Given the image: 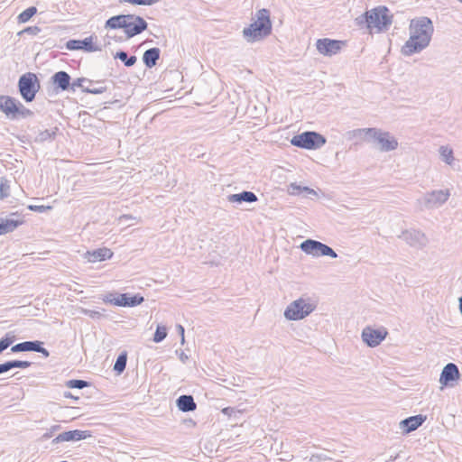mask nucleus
I'll return each instance as SVG.
<instances>
[{"label": "nucleus", "mask_w": 462, "mask_h": 462, "mask_svg": "<svg viewBox=\"0 0 462 462\" xmlns=\"http://www.w3.org/2000/svg\"><path fill=\"white\" fill-rule=\"evenodd\" d=\"M317 50L323 55L336 54L341 49V42L330 39H319L316 43Z\"/></svg>", "instance_id": "obj_17"}, {"label": "nucleus", "mask_w": 462, "mask_h": 462, "mask_svg": "<svg viewBox=\"0 0 462 462\" xmlns=\"http://www.w3.org/2000/svg\"><path fill=\"white\" fill-rule=\"evenodd\" d=\"M129 219H133V217L130 216V215H123L120 217L119 220L120 221H123V220H129Z\"/></svg>", "instance_id": "obj_53"}, {"label": "nucleus", "mask_w": 462, "mask_h": 462, "mask_svg": "<svg viewBox=\"0 0 462 462\" xmlns=\"http://www.w3.org/2000/svg\"><path fill=\"white\" fill-rule=\"evenodd\" d=\"M398 237L403 240L410 246L422 249L425 247L429 242L428 237L424 233L417 229H408L402 232Z\"/></svg>", "instance_id": "obj_10"}, {"label": "nucleus", "mask_w": 462, "mask_h": 462, "mask_svg": "<svg viewBox=\"0 0 462 462\" xmlns=\"http://www.w3.org/2000/svg\"><path fill=\"white\" fill-rule=\"evenodd\" d=\"M91 432L89 430H69L59 434L55 439H52V444L67 441H78L90 438Z\"/></svg>", "instance_id": "obj_14"}, {"label": "nucleus", "mask_w": 462, "mask_h": 462, "mask_svg": "<svg viewBox=\"0 0 462 462\" xmlns=\"http://www.w3.org/2000/svg\"><path fill=\"white\" fill-rule=\"evenodd\" d=\"M388 332L385 328L375 329L371 327H365L362 331L363 341L370 347H375L381 344L386 337Z\"/></svg>", "instance_id": "obj_12"}, {"label": "nucleus", "mask_w": 462, "mask_h": 462, "mask_svg": "<svg viewBox=\"0 0 462 462\" xmlns=\"http://www.w3.org/2000/svg\"><path fill=\"white\" fill-rule=\"evenodd\" d=\"M18 100L9 96H0V111L11 120H15V111L18 106Z\"/></svg>", "instance_id": "obj_18"}, {"label": "nucleus", "mask_w": 462, "mask_h": 462, "mask_svg": "<svg viewBox=\"0 0 462 462\" xmlns=\"http://www.w3.org/2000/svg\"><path fill=\"white\" fill-rule=\"evenodd\" d=\"M177 407L183 412L193 411L196 410L197 404L191 395H180L177 401Z\"/></svg>", "instance_id": "obj_25"}, {"label": "nucleus", "mask_w": 462, "mask_h": 462, "mask_svg": "<svg viewBox=\"0 0 462 462\" xmlns=\"http://www.w3.org/2000/svg\"><path fill=\"white\" fill-rule=\"evenodd\" d=\"M256 20L243 30V35L248 42L260 41L272 32L270 12L263 8L255 14Z\"/></svg>", "instance_id": "obj_2"}, {"label": "nucleus", "mask_w": 462, "mask_h": 462, "mask_svg": "<svg viewBox=\"0 0 462 462\" xmlns=\"http://www.w3.org/2000/svg\"><path fill=\"white\" fill-rule=\"evenodd\" d=\"M459 377V371L457 366L449 363L446 365L441 372L439 383L443 385H448L449 382L455 381Z\"/></svg>", "instance_id": "obj_19"}, {"label": "nucleus", "mask_w": 462, "mask_h": 462, "mask_svg": "<svg viewBox=\"0 0 462 462\" xmlns=\"http://www.w3.org/2000/svg\"><path fill=\"white\" fill-rule=\"evenodd\" d=\"M28 208L30 210H32V211H36V212L42 213V212H45L47 210L51 209V206H43V205H41V206H38V205H29Z\"/></svg>", "instance_id": "obj_45"}, {"label": "nucleus", "mask_w": 462, "mask_h": 462, "mask_svg": "<svg viewBox=\"0 0 462 462\" xmlns=\"http://www.w3.org/2000/svg\"><path fill=\"white\" fill-rule=\"evenodd\" d=\"M37 13V8L34 6H31L24 11H23L18 15V22L19 23H26L28 22L35 14Z\"/></svg>", "instance_id": "obj_33"}, {"label": "nucleus", "mask_w": 462, "mask_h": 462, "mask_svg": "<svg viewBox=\"0 0 462 462\" xmlns=\"http://www.w3.org/2000/svg\"><path fill=\"white\" fill-rule=\"evenodd\" d=\"M439 153L440 160L447 163L448 165H453L455 162V157L453 154V150L448 145H441L439 148Z\"/></svg>", "instance_id": "obj_28"}, {"label": "nucleus", "mask_w": 462, "mask_h": 462, "mask_svg": "<svg viewBox=\"0 0 462 462\" xmlns=\"http://www.w3.org/2000/svg\"><path fill=\"white\" fill-rule=\"evenodd\" d=\"M387 13L388 9L386 7H377L368 11V29L370 31H372L373 29H377L378 32L386 30L392 23V19L387 14Z\"/></svg>", "instance_id": "obj_9"}, {"label": "nucleus", "mask_w": 462, "mask_h": 462, "mask_svg": "<svg viewBox=\"0 0 462 462\" xmlns=\"http://www.w3.org/2000/svg\"><path fill=\"white\" fill-rule=\"evenodd\" d=\"M300 247L305 254L314 257H337V254L330 246L317 240L307 239L300 244Z\"/></svg>", "instance_id": "obj_8"}, {"label": "nucleus", "mask_w": 462, "mask_h": 462, "mask_svg": "<svg viewBox=\"0 0 462 462\" xmlns=\"http://www.w3.org/2000/svg\"><path fill=\"white\" fill-rule=\"evenodd\" d=\"M129 20V14H119L110 17L105 23L106 29H124L125 23Z\"/></svg>", "instance_id": "obj_24"}, {"label": "nucleus", "mask_w": 462, "mask_h": 462, "mask_svg": "<svg viewBox=\"0 0 462 462\" xmlns=\"http://www.w3.org/2000/svg\"><path fill=\"white\" fill-rule=\"evenodd\" d=\"M372 133L369 143L376 144L381 152H391L398 147V141L389 132H384L379 128H374Z\"/></svg>", "instance_id": "obj_7"}, {"label": "nucleus", "mask_w": 462, "mask_h": 462, "mask_svg": "<svg viewBox=\"0 0 462 462\" xmlns=\"http://www.w3.org/2000/svg\"><path fill=\"white\" fill-rule=\"evenodd\" d=\"M92 85H89L86 88H83V92L90 93V94H102L106 90V87L98 86V87H91Z\"/></svg>", "instance_id": "obj_42"}, {"label": "nucleus", "mask_w": 462, "mask_h": 462, "mask_svg": "<svg viewBox=\"0 0 462 462\" xmlns=\"http://www.w3.org/2000/svg\"><path fill=\"white\" fill-rule=\"evenodd\" d=\"M18 88L24 101L32 102L40 88L37 76L32 72L22 75L18 80Z\"/></svg>", "instance_id": "obj_5"}, {"label": "nucleus", "mask_w": 462, "mask_h": 462, "mask_svg": "<svg viewBox=\"0 0 462 462\" xmlns=\"http://www.w3.org/2000/svg\"><path fill=\"white\" fill-rule=\"evenodd\" d=\"M458 301H459V310L462 315V296L459 298Z\"/></svg>", "instance_id": "obj_55"}, {"label": "nucleus", "mask_w": 462, "mask_h": 462, "mask_svg": "<svg viewBox=\"0 0 462 462\" xmlns=\"http://www.w3.org/2000/svg\"><path fill=\"white\" fill-rule=\"evenodd\" d=\"M227 200L231 203L248 202L253 203L258 200L257 196L252 191H242L241 193L231 194L227 197Z\"/></svg>", "instance_id": "obj_22"}, {"label": "nucleus", "mask_w": 462, "mask_h": 462, "mask_svg": "<svg viewBox=\"0 0 462 462\" xmlns=\"http://www.w3.org/2000/svg\"><path fill=\"white\" fill-rule=\"evenodd\" d=\"M146 21L135 14H129V20L125 23V32L127 38H133L147 29Z\"/></svg>", "instance_id": "obj_13"}, {"label": "nucleus", "mask_w": 462, "mask_h": 462, "mask_svg": "<svg viewBox=\"0 0 462 462\" xmlns=\"http://www.w3.org/2000/svg\"><path fill=\"white\" fill-rule=\"evenodd\" d=\"M368 16H369V14H368V11L365 12V14L359 15L358 17L356 18V23L358 26L362 27V26H366V28L368 29L369 27V19H368Z\"/></svg>", "instance_id": "obj_41"}, {"label": "nucleus", "mask_w": 462, "mask_h": 462, "mask_svg": "<svg viewBox=\"0 0 462 462\" xmlns=\"http://www.w3.org/2000/svg\"><path fill=\"white\" fill-rule=\"evenodd\" d=\"M41 28L38 26H29L25 28L22 32L28 33L31 35H37L41 32Z\"/></svg>", "instance_id": "obj_46"}, {"label": "nucleus", "mask_w": 462, "mask_h": 462, "mask_svg": "<svg viewBox=\"0 0 462 462\" xmlns=\"http://www.w3.org/2000/svg\"><path fill=\"white\" fill-rule=\"evenodd\" d=\"M177 353L179 354L180 360L182 363H186L187 360L189 359V356L183 351H180V352L177 351Z\"/></svg>", "instance_id": "obj_49"}, {"label": "nucleus", "mask_w": 462, "mask_h": 462, "mask_svg": "<svg viewBox=\"0 0 462 462\" xmlns=\"http://www.w3.org/2000/svg\"><path fill=\"white\" fill-rule=\"evenodd\" d=\"M302 188L301 186L296 184V183H291L289 188H288V192L289 194L291 195H299L300 193L302 192Z\"/></svg>", "instance_id": "obj_44"}, {"label": "nucleus", "mask_w": 462, "mask_h": 462, "mask_svg": "<svg viewBox=\"0 0 462 462\" xmlns=\"http://www.w3.org/2000/svg\"><path fill=\"white\" fill-rule=\"evenodd\" d=\"M374 127L372 128H358L355 129L352 132L349 133V134L354 138H359L363 139L365 142H370L371 134L370 131H373Z\"/></svg>", "instance_id": "obj_31"}, {"label": "nucleus", "mask_w": 462, "mask_h": 462, "mask_svg": "<svg viewBox=\"0 0 462 462\" xmlns=\"http://www.w3.org/2000/svg\"><path fill=\"white\" fill-rule=\"evenodd\" d=\"M223 412H224V413H228V408H225V409L223 410Z\"/></svg>", "instance_id": "obj_58"}, {"label": "nucleus", "mask_w": 462, "mask_h": 462, "mask_svg": "<svg viewBox=\"0 0 462 462\" xmlns=\"http://www.w3.org/2000/svg\"><path fill=\"white\" fill-rule=\"evenodd\" d=\"M302 192H305V193L310 194V195H314V196L317 195V192L313 189H310L309 187H303Z\"/></svg>", "instance_id": "obj_51"}, {"label": "nucleus", "mask_w": 462, "mask_h": 462, "mask_svg": "<svg viewBox=\"0 0 462 462\" xmlns=\"http://www.w3.org/2000/svg\"><path fill=\"white\" fill-rule=\"evenodd\" d=\"M83 312L92 319H99L102 316V313L97 310H84Z\"/></svg>", "instance_id": "obj_47"}, {"label": "nucleus", "mask_w": 462, "mask_h": 462, "mask_svg": "<svg viewBox=\"0 0 462 462\" xmlns=\"http://www.w3.org/2000/svg\"><path fill=\"white\" fill-rule=\"evenodd\" d=\"M33 112L26 108L22 103L18 102L15 111V120L18 118H27L32 116Z\"/></svg>", "instance_id": "obj_34"}, {"label": "nucleus", "mask_w": 462, "mask_h": 462, "mask_svg": "<svg viewBox=\"0 0 462 462\" xmlns=\"http://www.w3.org/2000/svg\"><path fill=\"white\" fill-rule=\"evenodd\" d=\"M460 3H462V0H458Z\"/></svg>", "instance_id": "obj_59"}, {"label": "nucleus", "mask_w": 462, "mask_h": 462, "mask_svg": "<svg viewBox=\"0 0 462 462\" xmlns=\"http://www.w3.org/2000/svg\"><path fill=\"white\" fill-rule=\"evenodd\" d=\"M88 385V383L84 380L72 379L66 382V386L72 389H83Z\"/></svg>", "instance_id": "obj_35"}, {"label": "nucleus", "mask_w": 462, "mask_h": 462, "mask_svg": "<svg viewBox=\"0 0 462 462\" xmlns=\"http://www.w3.org/2000/svg\"><path fill=\"white\" fill-rule=\"evenodd\" d=\"M321 457H322V455H318V454L312 455L310 460L311 462H319L320 460H326V457L322 458Z\"/></svg>", "instance_id": "obj_50"}, {"label": "nucleus", "mask_w": 462, "mask_h": 462, "mask_svg": "<svg viewBox=\"0 0 462 462\" xmlns=\"http://www.w3.org/2000/svg\"><path fill=\"white\" fill-rule=\"evenodd\" d=\"M88 82L89 85H93V82L86 78H79L76 80H74L72 83H70V88L75 91L76 88H86L87 87L84 86V83Z\"/></svg>", "instance_id": "obj_39"}, {"label": "nucleus", "mask_w": 462, "mask_h": 462, "mask_svg": "<svg viewBox=\"0 0 462 462\" xmlns=\"http://www.w3.org/2000/svg\"><path fill=\"white\" fill-rule=\"evenodd\" d=\"M66 48L69 51L83 50L88 52L100 51L93 44L92 37H87L84 40H69L66 43Z\"/></svg>", "instance_id": "obj_16"}, {"label": "nucleus", "mask_w": 462, "mask_h": 462, "mask_svg": "<svg viewBox=\"0 0 462 462\" xmlns=\"http://www.w3.org/2000/svg\"><path fill=\"white\" fill-rule=\"evenodd\" d=\"M64 396L67 397V398H69H69H74L73 395L69 392L64 393Z\"/></svg>", "instance_id": "obj_57"}, {"label": "nucleus", "mask_w": 462, "mask_h": 462, "mask_svg": "<svg viewBox=\"0 0 462 462\" xmlns=\"http://www.w3.org/2000/svg\"><path fill=\"white\" fill-rule=\"evenodd\" d=\"M11 351L14 353L33 351L42 354L45 357H48L50 356L49 351L42 346V342L37 340L18 343L12 346Z\"/></svg>", "instance_id": "obj_15"}, {"label": "nucleus", "mask_w": 462, "mask_h": 462, "mask_svg": "<svg viewBox=\"0 0 462 462\" xmlns=\"http://www.w3.org/2000/svg\"><path fill=\"white\" fill-rule=\"evenodd\" d=\"M8 371L9 370L6 362L4 364H0V374Z\"/></svg>", "instance_id": "obj_52"}, {"label": "nucleus", "mask_w": 462, "mask_h": 462, "mask_svg": "<svg viewBox=\"0 0 462 462\" xmlns=\"http://www.w3.org/2000/svg\"><path fill=\"white\" fill-rule=\"evenodd\" d=\"M167 337V328L163 326H158L153 336V341L160 343Z\"/></svg>", "instance_id": "obj_37"}, {"label": "nucleus", "mask_w": 462, "mask_h": 462, "mask_svg": "<svg viewBox=\"0 0 462 462\" xmlns=\"http://www.w3.org/2000/svg\"><path fill=\"white\" fill-rule=\"evenodd\" d=\"M23 224L22 220L14 218H0V235H5L13 232L20 225Z\"/></svg>", "instance_id": "obj_27"}, {"label": "nucleus", "mask_w": 462, "mask_h": 462, "mask_svg": "<svg viewBox=\"0 0 462 462\" xmlns=\"http://www.w3.org/2000/svg\"><path fill=\"white\" fill-rule=\"evenodd\" d=\"M448 189L433 190L424 194L417 200L420 210L433 209L442 206L449 198Z\"/></svg>", "instance_id": "obj_6"}, {"label": "nucleus", "mask_w": 462, "mask_h": 462, "mask_svg": "<svg viewBox=\"0 0 462 462\" xmlns=\"http://www.w3.org/2000/svg\"><path fill=\"white\" fill-rule=\"evenodd\" d=\"M161 51L157 47L151 48L144 51L143 55V61L147 68H152L156 65L157 60L160 59Z\"/></svg>", "instance_id": "obj_26"}, {"label": "nucleus", "mask_w": 462, "mask_h": 462, "mask_svg": "<svg viewBox=\"0 0 462 462\" xmlns=\"http://www.w3.org/2000/svg\"><path fill=\"white\" fill-rule=\"evenodd\" d=\"M53 84L62 91L70 87V76L66 71H58L51 77Z\"/></svg>", "instance_id": "obj_23"}, {"label": "nucleus", "mask_w": 462, "mask_h": 462, "mask_svg": "<svg viewBox=\"0 0 462 462\" xmlns=\"http://www.w3.org/2000/svg\"><path fill=\"white\" fill-rule=\"evenodd\" d=\"M161 0H121V3H130L136 5H152Z\"/></svg>", "instance_id": "obj_40"}, {"label": "nucleus", "mask_w": 462, "mask_h": 462, "mask_svg": "<svg viewBox=\"0 0 462 462\" xmlns=\"http://www.w3.org/2000/svg\"><path fill=\"white\" fill-rule=\"evenodd\" d=\"M143 300V297L139 294L131 296L128 293H122L116 297L114 294H109L105 300L106 302L121 307H134L140 305Z\"/></svg>", "instance_id": "obj_11"}, {"label": "nucleus", "mask_w": 462, "mask_h": 462, "mask_svg": "<svg viewBox=\"0 0 462 462\" xmlns=\"http://www.w3.org/2000/svg\"><path fill=\"white\" fill-rule=\"evenodd\" d=\"M433 32V23L429 17L420 16L411 20L410 36L402 47V54L408 57L425 50L430 43Z\"/></svg>", "instance_id": "obj_1"}, {"label": "nucleus", "mask_w": 462, "mask_h": 462, "mask_svg": "<svg viewBox=\"0 0 462 462\" xmlns=\"http://www.w3.org/2000/svg\"><path fill=\"white\" fill-rule=\"evenodd\" d=\"M113 256V253L106 247L98 248L94 251H88L86 254V258L89 263H97L110 259Z\"/></svg>", "instance_id": "obj_21"}, {"label": "nucleus", "mask_w": 462, "mask_h": 462, "mask_svg": "<svg viewBox=\"0 0 462 462\" xmlns=\"http://www.w3.org/2000/svg\"><path fill=\"white\" fill-rule=\"evenodd\" d=\"M426 420L425 416L415 415L402 420L400 422L401 428L407 433L417 430Z\"/></svg>", "instance_id": "obj_20"}, {"label": "nucleus", "mask_w": 462, "mask_h": 462, "mask_svg": "<svg viewBox=\"0 0 462 462\" xmlns=\"http://www.w3.org/2000/svg\"><path fill=\"white\" fill-rule=\"evenodd\" d=\"M317 308V303L310 297H300L291 301L284 310V318L288 320H300L308 317Z\"/></svg>", "instance_id": "obj_3"}, {"label": "nucleus", "mask_w": 462, "mask_h": 462, "mask_svg": "<svg viewBox=\"0 0 462 462\" xmlns=\"http://www.w3.org/2000/svg\"><path fill=\"white\" fill-rule=\"evenodd\" d=\"M8 370L13 368H27L31 365L29 361L11 360L6 362Z\"/></svg>", "instance_id": "obj_38"}, {"label": "nucleus", "mask_w": 462, "mask_h": 462, "mask_svg": "<svg viewBox=\"0 0 462 462\" xmlns=\"http://www.w3.org/2000/svg\"><path fill=\"white\" fill-rule=\"evenodd\" d=\"M126 362H127V353L122 352L116 358V361L114 365V370L117 374L123 373L124 370L125 369Z\"/></svg>", "instance_id": "obj_32"}, {"label": "nucleus", "mask_w": 462, "mask_h": 462, "mask_svg": "<svg viewBox=\"0 0 462 462\" xmlns=\"http://www.w3.org/2000/svg\"><path fill=\"white\" fill-rule=\"evenodd\" d=\"M398 456H391L390 458L388 460H386V462H393L396 458H397Z\"/></svg>", "instance_id": "obj_56"}, {"label": "nucleus", "mask_w": 462, "mask_h": 462, "mask_svg": "<svg viewBox=\"0 0 462 462\" xmlns=\"http://www.w3.org/2000/svg\"><path fill=\"white\" fill-rule=\"evenodd\" d=\"M51 436H52V432H51V431H50V432H46V433H44V434L42 435V439H50Z\"/></svg>", "instance_id": "obj_54"}, {"label": "nucleus", "mask_w": 462, "mask_h": 462, "mask_svg": "<svg viewBox=\"0 0 462 462\" xmlns=\"http://www.w3.org/2000/svg\"><path fill=\"white\" fill-rule=\"evenodd\" d=\"M14 342V337H9L7 334L5 337L1 338L0 340V349L2 351L5 350L7 347H9Z\"/></svg>", "instance_id": "obj_43"}, {"label": "nucleus", "mask_w": 462, "mask_h": 462, "mask_svg": "<svg viewBox=\"0 0 462 462\" xmlns=\"http://www.w3.org/2000/svg\"><path fill=\"white\" fill-rule=\"evenodd\" d=\"M114 58L120 60L126 67L134 66L137 60L136 56H134V55L128 56L127 52H125L124 51H117L115 54Z\"/></svg>", "instance_id": "obj_30"}, {"label": "nucleus", "mask_w": 462, "mask_h": 462, "mask_svg": "<svg viewBox=\"0 0 462 462\" xmlns=\"http://www.w3.org/2000/svg\"><path fill=\"white\" fill-rule=\"evenodd\" d=\"M326 142L327 140L322 134L312 131L294 135L291 140L292 145L308 150L319 149Z\"/></svg>", "instance_id": "obj_4"}, {"label": "nucleus", "mask_w": 462, "mask_h": 462, "mask_svg": "<svg viewBox=\"0 0 462 462\" xmlns=\"http://www.w3.org/2000/svg\"><path fill=\"white\" fill-rule=\"evenodd\" d=\"M57 131V127L40 131L35 137V142L43 143L45 141L52 140L55 138Z\"/></svg>", "instance_id": "obj_29"}, {"label": "nucleus", "mask_w": 462, "mask_h": 462, "mask_svg": "<svg viewBox=\"0 0 462 462\" xmlns=\"http://www.w3.org/2000/svg\"><path fill=\"white\" fill-rule=\"evenodd\" d=\"M176 328H177V330H178L179 334H180V337H181V344H184V342H185L184 331H185V330H184L183 326H182V325H180V324H179V325H177Z\"/></svg>", "instance_id": "obj_48"}, {"label": "nucleus", "mask_w": 462, "mask_h": 462, "mask_svg": "<svg viewBox=\"0 0 462 462\" xmlns=\"http://www.w3.org/2000/svg\"><path fill=\"white\" fill-rule=\"evenodd\" d=\"M10 185L9 180L5 178H1L0 180V198L3 199L9 196Z\"/></svg>", "instance_id": "obj_36"}, {"label": "nucleus", "mask_w": 462, "mask_h": 462, "mask_svg": "<svg viewBox=\"0 0 462 462\" xmlns=\"http://www.w3.org/2000/svg\"><path fill=\"white\" fill-rule=\"evenodd\" d=\"M3 351L0 349V354L2 353Z\"/></svg>", "instance_id": "obj_60"}]
</instances>
